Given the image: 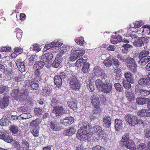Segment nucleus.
Listing matches in <instances>:
<instances>
[{"mask_svg":"<svg viewBox=\"0 0 150 150\" xmlns=\"http://www.w3.org/2000/svg\"><path fill=\"white\" fill-rule=\"evenodd\" d=\"M70 84L71 88L73 90H76L79 88L80 85L75 76H73L71 79Z\"/></svg>","mask_w":150,"mask_h":150,"instance_id":"obj_12","label":"nucleus"},{"mask_svg":"<svg viewBox=\"0 0 150 150\" xmlns=\"http://www.w3.org/2000/svg\"><path fill=\"white\" fill-rule=\"evenodd\" d=\"M125 62L127 63V67H128L129 65H131L133 63H135L134 59L132 58H131L129 57H127L126 58L125 60Z\"/></svg>","mask_w":150,"mask_h":150,"instance_id":"obj_45","label":"nucleus"},{"mask_svg":"<svg viewBox=\"0 0 150 150\" xmlns=\"http://www.w3.org/2000/svg\"><path fill=\"white\" fill-rule=\"evenodd\" d=\"M63 44V43L59 41L55 40L52 42L50 44H47L45 45L44 47L43 50L44 51H46L50 48H52L50 50L51 52H52V50L55 49L57 50L59 49V47Z\"/></svg>","mask_w":150,"mask_h":150,"instance_id":"obj_4","label":"nucleus"},{"mask_svg":"<svg viewBox=\"0 0 150 150\" xmlns=\"http://www.w3.org/2000/svg\"><path fill=\"white\" fill-rule=\"evenodd\" d=\"M122 121L121 120L116 119L115 120V129L119 131L122 128Z\"/></svg>","mask_w":150,"mask_h":150,"instance_id":"obj_28","label":"nucleus"},{"mask_svg":"<svg viewBox=\"0 0 150 150\" xmlns=\"http://www.w3.org/2000/svg\"><path fill=\"white\" fill-rule=\"evenodd\" d=\"M45 61H43V60L41 59L40 61L36 62L33 66L34 68H36V69L39 70L41 69L45 64Z\"/></svg>","mask_w":150,"mask_h":150,"instance_id":"obj_26","label":"nucleus"},{"mask_svg":"<svg viewBox=\"0 0 150 150\" xmlns=\"http://www.w3.org/2000/svg\"><path fill=\"white\" fill-rule=\"evenodd\" d=\"M91 131L94 132L95 133H98L100 131L101 128L100 126L96 125L94 126L93 127H91Z\"/></svg>","mask_w":150,"mask_h":150,"instance_id":"obj_48","label":"nucleus"},{"mask_svg":"<svg viewBox=\"0 0 150 150\" xmlns=\"http://www.w3.org/2000/svg\"><path fill=\"white\" fill-rule=\"evenodd\" d=\"M11 95L15 100L18 101H23L27 97L26 94L19 91L18 89L12 90L11 92Z\"/></svg>","mask_w":150,"mask_h":150,"instance_id":"obj_2","label":"nucleus"},{"mask_svg":"<svg viewBox=\"0 0 150 150\" xmlns=\"http://www.w3.org/2000/svg\"><path fill=\"white\" fill-rule=\"evenodd\" d=\"M86 62V60L82 58H80L77 60L75 65L77 67H81L83 63H85Z\"/></svg>","mask_w":150,"mask_h":150,"instance_id":"obj_40","label":"nucleus"},{"mask_svg":"<svg viewBox=\"0 0 150 150\" xmlns=\"http://www.w3.org/2000/svg\"><path fill=\"white\" fill-rule=\"evenodd\" d=\"M111 59V57H109L104 61L103 63L106 67H110L112 64V62Z\"/></svg>","mask_w":150,"mask_h":150,"instance_id":"obj_37","label":"nucleus"},{"mask_svg":"<svg viewBox=\"0 0 150 150\" xmlns=\"http://www.w3.org/2000/svg\"><path fill=\"white\" fill-rule=\"evenodd\" d=\"M16 36L19 39L21 38L22 35V31L20 29H17L16 31Z\"/></svg>","mask_w":150,"mask_h":150,"instance_id":"obj_61","label":"nucleus"},{"mask_svg":"<svg viewBox=\"0 0 150 150\" xmlns=\"http://www.w3.org/2000/svg\"><path fill=\"white\" fill-rule=\"evenodd\" d=\"M93 71L96 76L99 79L105 80L106 79H108L105 76L104 71L101 69L99 67H94Z\"/></svg>","mask_w":150,"mask_h":150,"instance_id":"obj_7","label":"nucleus"},{"mask_svg":"<svg viewBox=\"0 0 150 150\" xmlns=\"http://www.w3.org/2000/svg\"><path fill=\"white\" fill-rule=\"evenodd\" d=\"M103 122L106 127H109L111 123L110 117L108 115L105 116L103 118Z\"/></svg>","mask_w":150,"mask_h":150,"instance_id":"obj_25","label":"nucleus"},{"mask_svg":"<svg viewBox=\"0 0 150 150\" xmlns=\"http://www.w3.org/2000/svg\"><path fill=\"white\" fill-rule=\"evenodd\" d=\"M34 73L35 75L34 79L38 81H40L41 80V73L39 69H36V70L34 71Z\"/></svg>","mask_w":150,"mask_h":150,"instance_id":"obj_39","label":"nucleus"},{"mask_svg":"<svg viewBox=\"0 0 150 150\" xmlns=\"http://www.w3.org/2000/svg\"><path fill=\"white\" fill-rule=\"evenodd\" d=\"M112 89V86L110 82L109 79H106L105 80V84L103 87L100 91L104 93H109L111 91Z\"/></svg>","mask_w":150,"mask_h":150,"instance_id":"obj_10","label":"nucleus"},{"mask_svg":"<svg viewBox=\"0 0 150 150\" xmlns=\"http://www.w3.org/2000/svg\"><path fill=\"white\" fill-rule=\"evenodd\" d=\"M144 24V23L142 21H137L134 23L132 25V28H138Z\"/></svg>","mask_w":150,"mask_h":150,"instance_id":"obj_44","label":"nucleus"},{"mask_svg":"<svg viewBox=\"0 0 150 150\" xmlns=\"http://www.w3.org/2000/svg\"><path fill=\"white\" fill-rule=\"evenodd\" d=\"M10 97L5 96L0 101V108L4 109L6 108L9 103Z\"/></svg>","mask_w":150,"mask_h":150,"instance_id":"obj_14","label":"nucleus"},{"mask_svg":"<svg viewBox=\"0 0 150 150\" xmlns=\"http://www.w3.org/2000/svg\"><path fill=\"white\" fill-rule=\"evenodd\" d=\"M51 105L52 106H54L56 105L58 103V101L57 98L53 96L51 99Z\"/></svg>","mask_w":150,"mask_h":150,"instance_id":"obj_58","label":"nucleus"},{"mask_svg":"<svg viewBox=\"0 0 150 150\" xmlns=\"http://www.w3.org/2000/svg\"><path fill=\"white\" fill-rule=\"evenodd\" d=\"M110 41L113 44H116L118 42L116 36L113 35L112 36L111 38L110 39Z\"/></svg>","mask_w":150,"mask_h":150,"instance_id":"obj_63","label":"nucleus"},{"mask_svg":"<svg viewBox=\"0 0 150 150\" xmlns=\"http://www.w3.org/2000/svg\"><path fill=\"white\" fill-rule=\"evenodd\" d=\"M117 57L121 61L125 62V57L124 55L121 54H117Z\"/></svg>","mask_w":150,"mask_h":150,"instance_id":"obj_62","label":"nucleus"},{"mask_svg":"<svg viewBox=\"0 0 150 150\" xmlns=\"http://www.w3.org/2000/svg\"><path fill=\"white\" fill-rule=\"evenodd\" d=\"M75 41L77 44L80 45H83L85 43L83 38L82 37L76 38L75 40Z\"/></svg>","mask_w":150,"mask_h":150,"instance_id":"obj_42","label":"nucleus"},{"mask_svg":"<svg viewBox=\"0 0 150 150\" xmlns=\"http://www.w3.org/2000/svg\"><path fill=\"white\" fill-rule=\"evenodd\" d=\"M68 106L73 110H75L77 108L76 104L75 102L72 100H69L67 102Z\"/></svg>","mask_w":150,"mask_h":150,"instance_id":"obj_38","label":"nucleus"},{"mask_svg":"<svg viewBox=\"0 0 150 150\" xmlns=\"http://www.w3.org/2000/svg\"><path fill=\"white\" fill-rule=\"evenodd\" d=\"M147 107L149 110L142 109L137 112V114L139 116L144 117L150 116V100L147 103Z\"/></svg>","mask_w":150,"mask_h":150,"instance_id":"obj_11","label":"nucleus"},{"mask_svg":"<svg viewBox=\"0 0 150 150\" xmlns=\"http://www.w3.org/2000/svg\"><path fill=\"white\" fill-rule=\"evenodd\" d=\"M74 121V119L73 117H67L62 118L60 120V122L61 124L64 125L68 126L72 123Z\"/></svg>","mask_w":150,"mask_h":150,"instance_id":"obj_13","label":"nucleus"},{"mask_svg":"<svg viewBox=\"0 0 150 150\" xmlns=\"http://www.w3.org/2000/svg\"><path fill=\"white\" fill-rule=\"evenodd\" d=\"M50 127L54 131H59V123L56 120H53L51 121L50 124Z\"/></svg>","mask_w":150,"mask_h":150,"instance_id":"obj_24","label":"nucleus"},{"mask_svg":"<svg viewBox=\"0 0 150 150\" xmlns=\"http://www.w3.org/2000/svg\"><path fill=\"white\" fill-rule=\"evenodd\" d=\"M76 49L74 48L72 49L71 52L70 54V59L71 61H74L78 57H79L78 54L76 52Z\"/></svg>","mask_w":150,"mask_h":150,"instance_id":"obj_32","label":"nucleus"},{"mask_svg":"<svg viewBox=\"0 0 150 150\" xmlns=\"http://www.w3.org/2000/svg\"><path fill=\"white\" fill-rule=\"evenodd\" d=\"M25 83L27 85L30 86V88L32 90H36L38 88V84L31 80H27L25 81Z\"/></svg>","mask_w":150,"mask_h":150,"instance_id":"obj_19","label":"nucleus"},{"mask_svg":"<svg viewBox=\"0 0 150 150\" xmlns=\"http://www.w3.org/2000/svg\"><path fill=\"white\" fill-rule=\"evenodd\" d=\"M149 52L148 49H146L145 47L143 50L141 51L139 54V57H142L146 56H149L148 55L149 54Z\"/></svg>","mask_w":150,"mask_h":150,"instance_id":"obj_36","label":"nucleus"},{"mask_svg":"<svg viewBox=\"0 0 150 150\" xmlns=\"http://www.w3.org/2000/svg\"><path fill=\"white\" fill-rule=\"evenodd\" d=\"M101 111L100 109H94L93 111V113L90 116L91 119L93 120L98 117L101 113Z\"/></svg>","mask_w":150,"mask_h":150,"instance_id":"obj_21","label":"nucleus"},{"mask_svg":"<svg viewBox=\"0 0 150 150\" xmlns=\"http://www.w3.org/2000/svg\"><path fill=\"white\" fill-rule=\"evenodd\" d=\"M77 137L80 140H86L89 137V134L86 130L79 129L76 134Z\"/></svg>","mask_w":150,"mask_h":150,"instance_id":"obj_6","label":"nucleus"},{"mask_svg":"<svg viewBox=\"0 0 150 150\" xmlns=\"http://www.w3.org/2000/svg\"><path fill=\"white\" fill-rule=\"evenodd\" d=\"M53 58V54L51 53H47L45 54L41 57L42 60H43L45 63H49V62Z\"/></svg>","mask_w":150,"mask_h":150,"instance_id":"obj_16","label":"nucleus"},{"mask_svg":"<svg viewBox=\"0 0 150 150\" xmlns=\"http://www.w3.org/2000/svg\"><path fill=\"white\" fill-rule=\"evenodd\" d=\"M76 132V129L75 127H72L69 129L65 130L64 134L66 135H71L74 134Z\"/></svg>","mask_w":150,"mask_h":150,"instance_id":"obj_33","label":"nucleus"},{"mask_svg":"<svg viewBox=\"0 0 150 150\" xmlns=\"http://www.w3.org/2000/svg\"><path fill=\"white\" fill-rule=\"evenodd\" d=\"M140 86L138 85L135 86V93L138 95H141L142 89L140 88Z\"/></svg>","mask_w":150,"mask_h":150,"instance_id":"obj_60","label":"nucleus"},{"mask_svg":"<svg viewBox=\"0 0 150 150\" xmlns=\"http://www.w3.org/2000/svg\"><path fill=\"white\" fill-rule=\"evenodd\" d=\"M50 88L48 87H45L44 88L43 93L45 96H47L51 94V92L50 90Z\"/></svg>","mask_w":150,"mask_h":150,"instance_id":"obj_57","label":"nucleus"},{"mask_svg":"<svg viewBox=\"0 0 150 150\" xmlns=\"http://www.w3.org/2000/svg\"><path fill=\"white\" fill-rule=\"evenodd\" d=\"M19 70L21 72L25 71V67L24 62L17 65Z\"/></svg>","mask_w":150,"mask_h":150,"instance_id":"obj_49","label":"nucleus"},{"mask_svg":"<svg viewBox=\"0 0 150 150\" xmlns=\"http://www.w3.org/2000/svg\"><path fill=\"white\" fill-rule=\"evenodd\" d=\"M88 89L91 92H93L94 90V84L91 82H89V84L87 85Z\"/></svg>","mask_w":150,"mask_h":150,"instance_id":"obj_59","label":"nucleus"},{"mask_svg":"<svg viewBox=\"0 0 150 150\" xmlns=\"http://www.w3.org/2000/svg\"><path fill=\"white\" fill-rule=\"evenodd\" d=\"M125 120L127 122H128L131 126H134L137 124H144L145 122L142 120H139L135 116L127 115L125 116Z\"/></svg>","mask_w":150,"mask_h":150,"instance_id":"obj_3","label":"nucleus"},{"mask_svg":"<svg viewBox=\"0 0 150 150\" xmlns=\"http://www.w3.org/2000/svg\"><path fill=\"white\" fill-rule=\"evenodd\" d=\"M144 34H148L150 35V26L148 25H144Z\"/></svg>","mask_w":150,"mask_h":150,"instance_id":"obj_50","label":"nucleus"},{"mask_svg":"<svg viewBox=\"0 0 150 150\" xmlns=\"http://www.w3.org/2000/svg\"><path fill=\"white\" fill-rule=\"evenodd\" d=\"M10 122L7 117L4 116L0 120V125L1 126H6L9 125Z\"/></svg>","mask_w":150,"mask_h":150,"instance_id":"obj_29","label":"nucleus"},{"mask_svg":"<svg viewBox=\"0 0 150 150\" xmlns=\"http://www.w3.org/2000/svg\"><path fill=\"white\" fill-rule=\"evenodd\" d=\"M39 123V120L38 119L32 121L30 123L32 133L33 136L38 137L39 134V127L38 124Z\"/></svg>","mask_w":150,"mask_h":150,"instance_id":"obj_5","label":"nucleus"},{"mask_svg":"<svg viewBox=\"0 0 150 150\" xmlns=\"http://www.w3.org/2000/svg\"><path fill=\"white\" fill-rule=\"evenodd\" d=\"M0 139L8 143L11 142L13 140L10 133L6 132H0Z\"/></svg>","mask_w":150,"mask_h":150,"instance_id":"obj_9","label":"nucleus"},{"mask_svg":"<svg viewBox=\"0 0 150 150\" xmlns=\"http://www.w3.org/2000/svg\"><path fill=\"white\" fill-rule=\"evenodd\" d=\"M125 76L127 81H129L131 83H134V77L132 74L131 72L129 71H126L125 72Z\"/></svg>","mask_w":150,"mask_h":150,"instance_id":"obj_20","label":"nucleus"},{"mask_svg":"<svg viewBox=\"0 0 150 150\" xmlns=\"http://www.w3.org/2000/svg\"><path fill=\"white\" fill-rule=\"evenodd\" d=\"M136 100L137 103L139 105L144 104L146 102V98L140 97L137 98Z\"/></svg>","mask_w":150,"mask_h":150,"instance_id":"obj_43","label":"nucleus"},{"mask_svg":"<svg viewBox=\"0 0 150 150\" xmlns=\"http://www.w3.org/2000/svg\"><path fill=\"white\" fill-rule=\"evenodd\" d=\"M29 144L26 141H23L22 147L24 150H26L29 148Z\"/></svg>","mask_w":150,"mask_h":150,"instance_id":"obj_56","label":"nucleus"},{"mask_svg":"<svg viewBox=\"0 0 150 150\" xmlns=\"http://www.w3.org/2000/svg\"><path fill=\"white\" fill-rule=\"evenodd\" d=\"M54 82L55 84L58 88L61 86L62 84V79L60 76L58 75L55 76Z\"/></svg>","mask_w":150,"mask_h":150,"instance_id":"obj_31","label":"nucleus"},{"mask_svg":"<svg viewBox=\"0 0 150 150\" xmlns=\"http://www.w3.org/2000/svg\"><path fill=\"white\" fill-rule=\"evenodd\" d=\"M138 84L142 86H147L150 84L149 79L147 77H144L140 79L138 81Z\"/></svg>","mask_w":150,"mask_h":150,"instance_id":"obj_22","label":"nucleus"},{"mask_svg":"<svg viewBox=\"0 0 150 150\" xmlns=\"http://www.w3.org/2000/svg\"><path fill=\"white\" fill-rule=\"evenodd\" d=\"M144 134L146 137L147 138L150 137V128H148L144 131Z\"/></svg>","mask_w":150,"mask_h":150,"instance_id":"obj_64","label":"nucleus"},{"mask_svg":"<svg viewBox=\"0 0 150 150\" xmlns=\"http://www.w3.org/2000/svg\"><path fill=\"white\" fill-rule=\"evenodd\" d=\"M129 81H125L123 82V86L127 89H129L131 87V85Z\"/></svg>","mask_w":150,"mask_h":150,"instance_id":"obj_54","label":"nucleus"},{"mask_svg":"<svg viewBox=\"0 0 150 150\" xmlns=\"http://www.w3.org/2000/svg\"><path fill=\"white\" fill-rule=\"evenodd\" d=\"M31 116L30 114L29 113H24L21 114L19 116V117L23 120L29 118Z\"/></svg>","mask_w":150,"mask_h":150,"instance_id":"obj_46","label":"nucleus"},{"mask_svg":"<svg viewBox=\"0 0 150 150\" xmlns=\"http://www.w3.org/2000/svg\"><path fill=\"white\" fill-rule=\"evenodd\" d=\"M127 67L129 68V70L133 72H135L136 71L137 66L135 63H133L131 65H129Z\"/></svg>","mask_w":150,"mask_h":150,"instance_id":"obj_53","label":"nucleus"},{"mask_svg":"<svg viewBox=\"0 0 150 150\" xmlns=\"http://www.w3.org/2000/svg\"><path fill=\"white\" fill-rule=\"evenodd\" d=\"M19 129L18 126L12 125L11 126L10 128V131L13 134H17L18 132Z\"/></svg>","mask_w":150,"mask_h":150,"instance_id":"obj_41","label":"nucleus"},{"mask_svg":"<svg viewBox=\"0 0 150 150\" xmlns=\"http://www.w3.org/2000/svg\"><path fill=\"white\" fill-rule=\"evenodd\" d=\"M34 111L35 115L38 116L41 115L43 113L42 109L39 108H35Z\"/></svg>","mask_w":150,"mask_h":150,"instance_id":"obj_51","label":"nucleus"},{"mask_svg":"<svg viewBox=\"0 0 150 150\" xmlns=\"http://www.w3.org/2000/svg\"><path fill=\"white\" fill-rule=\"evenodd\" d=\"M89 67V64L88 63L86 62L84 63L82 69V71L84 73L87 72L88 71Z\"/></svg>","mask_w":150,"mask_h":150,"instance_id":"obj_47","label":"nucleus"},{"mask_svg":"<svg viewBox=\"0 0 150 150\" xmlns=\"http://www.w3.org/2000/svg\"><path fill=\"white\" fill-rule=\"evenodd\" d=\"M62 58L56 57L54 60L52 64V66L56 68L59 67L62 62Z\"/></svg>","mask_w":150,"mask_h":150,"instance_id":"obj_30","label":"nucleus"},{"mask_svg":"<svg viewBox=\"0 0 150 150\" xmlns=\"http://www.w3.org/2000/svg\"><path fill=\"white\" fill-rule=\"evenodd\" d=\"M121 144L123 146L127 149L131 150H134L136 149V146L134 142L129 139L128 135H124L121 139Z\"/></svg>","mask_w":150,"mask_h":150,"instance_id":"obj_1","label":"nucleus"},{"mask_svg":"<svg viewBox=\"0 0 150 150\" xmlns=\"http://www.w3.org/2000/svg\"><path fill=\"white\" fill-rule=\"evenodd\" d=\"M148 42V40L144 37L137 38L133 42L134 46L137 47L143 46L145 43Z\"/></svg>","mask_w":150,"mask_h":150,"instance_id":"obj_8","label":"nucleus"},{"mask_svg":"<svg viewBox=\"0 0 150 150\" xmlns=\"http://www.w3.org/2000/svg\"><path fill=\"white\" fill-rule=\"evenodd\" d=\"M125 94L127 99L130 101H132L135 98L134 94L132 92L127 91Z\"/></svg>","mask_w":150,"mask_h":150,"instance_id":"obj_35","label":"nucleus"},{"mask_svg":"<svg viewBox=\"0 0 150 150\" xmlns=\"http://www.w3.org/2000/svg\"><path fill=\"white\" fill-rule=\"evenodd\" d=\"M91 102L95 108H99L100 105V103L99 98L97 96L93 95L92 96Z\"/></svg>","mask_w":150,"mask_h":150,"instance_id":"obj_17","label":"nucleus"},{"mask_svg":"<svg viewBox=\"0 0 150 150\" xmlns=\"http://www.w3.org/2000/svg\"><path fill=\"white\" fill-rule=\"evenodd\" d=\"M140 60L139 64L141 65H144L146 64L150 60V56H146L142 57H140Z\"/></svg>","mask_w":150,"mask_h":150,"instance_id":"obj_27","label":"nucleus"},{"mask_svg":"<svg viewBox=\"0 0 150 150\" xmlns=\"http://www.w3.org/2000/svg\"><path fill=\"white\" fill-rule=\"evenodd\" d=\"M67 46H62V47L60 48V50H59L57 53L56 57H61L67 51L66 49Z\"/></svg>","mask_w":150,"mask_h":150,"instance_id":"obj_34","label":"nucleus"},{"mask_svg":"<svg viewBox=\"0 0 150 150\" xmlns=\"http://www.w3.org/2000/svg\"><path fill=\"white\" fill-rule=\"evenodd\" d=\"M138 150H147V147L145 144L144 143H140L137 146Z\"/></svg>","mask_w":150,"mask_h":150,"instance_id":"obj_55","label":"nucleus"},{"mask_svg":"<svg viewBox=\"0 0 150 150\" xmlns=\"http://www.w3.org/2000/svg\"><path fill=\"white\" fill-rule=\"evenodd\" d=\"M97 79L95 82L96 87L98 90L100 91L103 87L105 84V80L104 79Z\"/></svg>","mask_w":150,"mask_h":150,"instance_id":"obj_18","label":"nucleus"},{"mask_svg":"<svg viewBox=\"0 0 150 150\" xmlns=\"http://www.w3.org/2000/svg\"><path fill=\"white\" fill-rule=\"evenodd\" d=\"M52 113L55 115L56 116L61 115L65 112V110L62 106H58L54 107Z\"/></svg>","mask_w":150,"mask_h":150,"instance_id":"obj_15","label":"nucleus"},{"mask_svg":"<svg viewBox=\"0 0 150 150\" xmlns=\"http://www.w3.org/2000/svg\"><path fill=\"white\" fill-rule=\"evenodd\" d=\"M115 89L119 92H122L123 91V88L119 83H115L114 85Z\"/></svg>","mask_w":150,"mask_h":150,"instance_id":"obj_52","label":"nucleus"},{"mask_svg":"<svg viewBox=\"0 0 150 150\" xmlns=\"http://www.w3.org/2000/svg\"><path fill=\"white\" fill-rule=\"evenodd\" d=\"M80 129H86L87 131L88 129H91V127L92 126L90 125H89L87 122H81L78 125Z\"/></svg>","mask_w":150,"mask_h":150,"instance_id":"obj_23","label":"nucleus"}]
</instances>
